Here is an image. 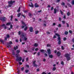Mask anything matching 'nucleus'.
Segmentation results:
<instances>
[{"label": "nucleus", "instance_id": "e2e57ef3", "mask_svg": "<svg viewBox=\"0 0 74 74\" xmlns=\"http://www.w3.org/2000/svg\"><path fill=\"white\" fill-rule=\"evenodd\" d=\"M68 5L69 6V7H71V5H70V4L68 3Z\"/></svg>", "mask_w": 74, "mask_h": 74}, {"label": "nucleus", "instance_id": "774afa93", "mask_svg": "<svg viewBox=\"0 0 74 74\" xmlns=\"http://www.w3.org/2000/svg\"><path fill=\"white\" fill-rule=\"evenodd\" d=\"M72 41H73V42H74V39H72Z\"/></svg>", "mask_w": 74, "mask_h": 74}, {"label": "nucleus", "instance_id": "393cba45", "mask_svg": "<svg viewBox=\"0 0 74 74\" xmlns=\"http://www.w3.org/2000/svg\"><path fill=\"white\" fill-rule=\"evenodd\" d=\"M68 33V32L66 31L65 32V35H67Z\"/></svg>", "mask_w": 74, "mask_h": 74}, {"label": "nucleus", "instance_id": "7c9ffc66", "mask_svg": "<svg viewBox=\"0 0 74 74\" xmlns=\"http://www.w3.org/2000/svg\"><path fill=\"white\" fill-rule=\"evenodd\" d=\"M29 16H30V17H31L32 16V15L31 14V13H29L28 14Z\"/></svg>", "mask_w": 74, "mask_h": 74}, {"label": "nucleus", "instance_id": "864d4df0", "mask_svg": "<svg viewBox=\"0 0 74 74\" xmlns=\"http://www.w3.org/2000/svg\"><path fill=\"white\" fill-rule=\"evenodd\" d=\"M22 16H23V17L24 18H25V15H24L23 14L22 15Z\"/></svg>", "mask_w": 74, "mask_h": 74}, {"label": "nucleus", "instance_id": "f3484780", "mask_svg": "<svg viewBox=\"0 0 74 74\" xmlns=\"http://www.w3.org/2000/svg\"><path fill=\"white\" fill-rule=\"evenodd\" d=\"M67 16H70V12H69L67 13Z\"/></svg>", "mask_w": 74, "mask_h": 74}, {"label": "nucleus", "instance_id": "c85d7f7f", "mask_svg": "<svg viewBox=\"0 0 74 74\" xmlns=\"http://www.w3.org/2000/svg\"><path fill=\"white\" fill-rule=\"evenodd\" d=\"M7 47L8 48H11V46H10V45H7Z\"/></svg>", "mask_w": 74, "mask_h": 74}, {"label": "nucleus", "instance_id": "8fccbe9b", "mask_svg": "<svg viewBox=\"0 0 74 74\" xmlns=\"http://www.w3.org/2000/svg\"><path fill=\"white\" fill-rule=\"evenodd\" d=\"M10 27L11 29H12V25H10Z\"/></svg>", "mask_w": 74, "mask_h": 74}, {"label": "nucleus", "instance_id": "bb28decb", "mask_svg": "<svg viewBox=\"0 0 74 74\" xmlns=\"http://www.w3.org/2000/svg\"><path fill=\"white\" fill-rule=\"evenodd\" d=\"M0 42H2V44H4V41L2 40H0Z\"/></svg>", "mask_w": 74, "mask_h": 74}, {"label": "nucleus", "instance_id": "09e8293b", "mask_svg": "<svg viewBox=\"0 0 74 74\" xmlns=\"http://www.w3.org/2000/svg\"><path fill=\"white\" fill-rule=\"evenodd\" d=\"M53 38H56V36L54 35L53 37Z\"/></svg>", "mask_w": 74, "mask_h": 74}, {"label": "nucleus", "instance_id": "4be33fe9", "mask_svg": "<svg viewBox=\"0 0 74 74\" xmlns=\"http://www.w3.org/2000/svg\"><path fill=\"white\" fill-rule=\"evenodd\" d=\"M11 24L10 23H8L6 24V25L7 26H9V25H10Z\"/></svg>", "mask_w": 74, "mask_h": 74}, {"label": "nucleus", "instance_id": "20e7f679", "mask_svg": "<svg viewBox=\"0 0 74 74\" xmlns=\"http://www.w3.org/2000/svg\"><path fill=\"white\" fill-rule=\"evenodd\" d=\"M65 57L66 58L67 60H70V55L68 53L65 54L64 55Z\"/></svg>", "mask_w": 74, "mask_h": 74}, {"label": "nucleus", "instance_id": "c03bdc74", "mask_svg": "<svg viewBox=\"0 0 74 74\" xmlns=\"http://www.w3.org/2000/svg\"><path fill=\"white\" fill-rule=\"evenodd\" d=\"M61 48L63 50L64 49V47H63V46H62Z\"/></svg>", "mask_w": 74, "mask_h": 74}, {"label": "nucleus", "instance_id": "0eeeda50", "mask_svg": "<svg viewBox=\"0 0 74 74\" xmlns=\"http://www.w3.org/2000/svg\"><path fill=\"white\" fill-rule=\"evenodd\" d=\"M1 21H3V22H4V21H5L6 19H7V18L5 17H2L1 18Z\"/></svg>", "mask_w": 74, "mask_h": 74}, {"label": "nucleus", "instance_id": "39448f33", "mask_svg": "<svg viewBox=\"0 0 74 74\" xmlns=\"http://www.w3.org/2000/svg\"><path fill=\"white\" fill-rule=\"evenodd\" d=\"M15 1H14L12 2V1H9L8 2V3L9 4V5H8V7H11L12 6V4L14 3H15Z\"/></svg>", "mask_w": 74, "mask_h": 74}, {"label": "nucleus", "instance_id": "72a5a7b5", "mask_svg": "<svg viewBox=\"0 0 74 74\" xmlns=\"http://www.w3.org/2000/svg\"><path fill=\"white\" fill-rule=\"evenodd\" d=\"M62 25H61V24H59L58 25V27H61Z\"/></svg>", "mask_w": 74, "mask_h": 74}, {"label": "nucleus", "instance_id": "338daca9", "mask_svg": "<svg viewBox=\"0 0 74 74\" xmlns=\"http://www.w3.org/2000/svg\"><path fill=\"white\" fill-rule=\"evenodd\" d=\"M42 74H46V73H45V72H43L42 73Z\"/></svg>", "mask_w": 74, "mask_h": 74}, {"label": "nucleus", "instance_id": "dca6fc26", "mask_svg": "<svg viewBox=\"0 0 74 74\" xmlns=\"http://www.w3.org/2000/svg\"><path fill=\"white\" fill-rule=\"evenodd\" d=\"M40 51L41 52H42L43 53H44V52H45V50H44L43 49H41L40 50Z\"/></svg>", "mask_w": 74, "mask_h": 74}, {"label": "nucleus", "instance_id": "e433bc0d", "mask_svg": "<svg viewBox=\"0 0 74 74\" xmlns=\"http://www.w3.org/2000/svg\"><path fill=\"white\" fill-rule=\"evenodd\" d=\"M51 46V45L50 44H48L47 45V47H50Z\"/></svg>", "mask_w": 74, "mask_h": 74}, {"label": "nucleus", "instance_id": "603ef678", "mask_svg": "<svg viewBox=\"0 0 74 74\" xmlns=\"http://www.w3.org/2000/svg\"><path fill=\"white\" fill-rule=\"evenodd\" d=\"M7 37H8V38H9V37H10V36H9V35H7Z\"/></svg>", "mask_w": 74, "mask_h": 74}, {"label": "nucleus", "instance_id": "5701e85b", "mask_svg": "<svg viewBox=\"0 0 74 74\" xmlns=\"http://www.w3.org/2000/svg\"><path fill=\"white\" fill-rule=\"evenodd\" d=\"M61 44V41L60 40H59L58 42V44L60 45Z\"/></svg>", "mask_w": 74, "mask_h": 74}, {"label": "nucleus", "instance_id": "0e129e2a", "mask_svg": "<svg viewBox=\"0 0 74 74\" xmlns=\"http://www.w3.org/2000/svg\"><path fill=\"white\" fill-rule=\"evenodd\" d=\"M53 10V7H52L51 9V10Z\"/></svg>", "mask_w": 74, "mask_h": 74}, {"label": "nucleus", "instance_id": "7ed1b4c3", "mask_svg": "<svg viewBox=\"0 0 74 74\" xmlns=\"http://www.w3.org/2000/svg\"><path fill=\"white\" fill-rule=\"evenodd\" d=\"M47 51L49 55V56L50 58H53V55H49L51 54V49H48L47 50Z\"/></svg>", "mask_w": 74, "mask_h": 74}, {"label": "nucleus", "instance_id": "1a4fd4ad", "mask_svg": "<svg viewBox=\"0 0 74 74\" xmlns=\"http://www.w3.org/2000/svg\"><path fill=\"white\" fill-rule=\"evenodd\" d=\"M29 30L30 32H33V28L32 27H29Z\"/></svg>", "mask_w": 74, "mask_h": 74}, {"label": "nucleus", "instance_id": "c9c22d12", "mask_svg": "<svg viewBox=\"0 0 74 74\" xmlns=\"http://www.w3.org/2000/svg\"><path fill=\"white\" fill-rule=\"evenodd\" d=\"M65 3H64L62 2L61 3V5H64Z\"/></svg>", "mask_w": 74, "mask_h": 74}, {"label": "nucleus", "instance_id": "cd10ccee", "mask_svg": "<svg viewBox=\"0 0 74 74\" xmlns=\"http://www.w3.org/2000/svg\"><path fill=\"white\" fill-rule=\"evenodd\" d=\"M72 5H74V0H73L72 1Z\"/></svg>", "mask_w": 74, "mask_h": 74}, {"label": "nucleus", "instance_id": "aec40b11", "mask_svg": "<svg viewBox=\"0 0 74 74\" xmlns=\"http://www.w3.org/2000/svg\"><path fill=\"white\" fill-rule=\"evenodd\" d=\"M54 14H56V8L54 9Z\"/></svg>", "mask_w": 74, "mask_h": 74}, {"label": "nucleus", "instance_id": "13d9d810", "mask_svg": "<svg viewBox=\"0 0 74 74\" xmlns=\"http://www.w3.org/2000/svg\"><path fill=\"white\" fill-rule=\"evenodd\" d=\"M47 34H50V32H47Z\"/></svg>", "mask_w": 74, "mask_h": 74}, {"label": "nucleus", "instance_id": "37998d69", "mask_svg": "<svg viewBox=\"0 0 74 74\" xmlns=\"http://www.w3.org/2000/svg\"><path fill=\"white\" fill-rule=\"evenodd\" d=\"M67 39V38L66 37H64V41H65V40H66V39Z\"/></svg>", "mask_w": 74, "mask_h": 74}, {"label": "nucleus", "instance_id": "b1692460", "mask_svg": "<svg viewBox=\"0 0 74 74\" xmlns=\"http://www.w3.org/2000/svg\"><path fill=\"white\" fill-rule=\"evenodd\" d=\"M27 29V27H26L24 29L25 31H26V30Z\"/></svg>", "mask_w": 74, "mask_h": 74}, {"label": "nucleus", "instance_id": "4468645a", "mask_svg": "<svg viewBox=\"0 0 74 74\" xmlns=\"http://www.w3.org/2000/svg\"><path fill=\"white\" fill-rule=\"evenodd\" d=\"M31 5H29V6L31 7H33V5L32 4V3H31Z\"/></svg>", "mask_w": 74, "mask_h": 74}, {"label": "nucleus", "instance_id": "69168bd1", "mask_svg": "<svg viewBox=\"0 0 74 74\" xmlns=\"http://www.w3.org/2000/svg\"><path fill=\"white\" fill-rule=\"evenodd\" d=\"M45 60H46L45 58H44L43 60V62H45Z\"/></svg>", "mask_w": 74, "mask_h": 74}, {"label": "nucleus", "instance_id": "6e6552de", "mask_svg": "<svg viewBox=\"0 0 74 74\" xmlns=\"http://www.w3.org/2000/svg\"><path fill=\"white\" fill-rule=\"evenodd\" d=\"M36 61H34L33 62V64L34 65V67H37V64H35V63H36Z\"/></svg>", "mask_w": 74, "mask_h": 74}, {"label": "nucleus", "instance_id": "052dcab7", "mask_svg": "<svg viewBox=\"0 0 74 74\" xmlns=\"http://www.w3.org/2000/svg\"><path fill=\"white\" fill-rule=\"evenodd\" d=\"M60 12H61V14H62L63 13V12H62L61 10H60Z\"/></svg>", "mask_w": 74, "mask_h": 74}, {"label": "nucleus", "instance_id": "c756f323", "mask_svg": "<svg viewBox=\"0 0 74 74\" xmlns=\"http://www.w3.org/2000/svg\"><path fill=\"white\" fill-rule=\"evenodd\" d=\"M21 13H20L18 14V17H19L20 16V15H21Z\"/></svg>", "mask_w": 74, "mask_h": 74}, {"label": "nucleus", "instance_id": "9b49d317", "mask_svg": "<svg viewBox=\"0 0 74 74\" xmlns=\"http://www.w3.org/2000/svg\"><path fill=\"white\" fill-rule=\"evenodd\" d=\"M2 26L3 27L4 29H7V27H6V26H5V24H3L2 25Z\"/></svg>", "mask_w": 74, "mask_h": 74}, {"label": "nucleus", "instance_id": "680f3d73", "mask_svg": "<svg viewBox=\"0 0 74 74\" xmlns=\"http://www.w3.org/2000/svg\"><path fill=\"white\" fill-rule=\"evenodd\" d=\"M19 71H20L19 70H18V71H17V73H18L17 74H19Z\"/></svg>", "mask_w": 74, "mask_h": 74}, {"label": "nucleus", "instance_id": "3c124183", "mask_svg": "<svg viewBox=\"0 0 74 74\" xmlns=\"http://www.w3.org/2000/svg\"><path fill=\"white\" fill-rule=\"evenodd\" d=\"M23 70H24V68L23 67L22 68H21V70L22 71H23Z\"/></svg>", "mask_w": 74, "mask_h": 74}, {"label": "nucleus", "instance_id": "6ab92c4d", "mask_svg": "<svg viewBox=\"0 0 74 74\" xmlns=\"http://www.w3.org/2000/svg\"><path fill=\"white\" fill-rule=\"evenodd\" d=\"M56 68L55 67H54L52 69L53 71H55V70H56Z\"/></svg>", "mask_w": 74, "mask_h": 74}, {"label": "nucleus", "instance_id": "a878e982", "mask_svg": "<svg viewBox=\"0 0 74 74\" xmlns=\"http://www.w3.org/2000/svg\"><path fill=\"white\" fill-rule=\"evenodd\" d=\"M20 10H21V8L20 7H19L18 9L17 10V12H20Z\"/></svg>", "mask_w": 74, "mask_h": 74}, {"label": "nucleus", "instance_id": "f257e3e1", "mask_svg": "<svg viewBox=\"0 0 74 74\" xmlns=\"http://www.w3.org/2000/svg\"><path fill=\"white\" fill-rule=\"evenodd\" d=\"M21 38L20 40V42H22V39L24 41H26L27 40V36H26V34L25 33H23L20 36Z\"/></svg>", "mask_w": 74, "mask_h": 74}, {"label": "nucleus", "instance_id": "a211bd4d", "mask_svg": "<svg viewBox=\"0 0 74 74\" xmlns=\"http://www.w3.org/2000/svg\"><path fill=\"white\" fill-rule=\"evenodd\" d=\"M39 33V31H36L35 32V34H38V33Z\"/></svg>", "mask_w": 74, "mask_h": 74}, {"label": "nucleus", "instance_id": "423d86ee", "mask_svg": "<svg viewBox=\"0 0 74 74\" xmlns=\"http://www.w3.org/2000/svg\"><path fill=\"white\" fill-rule=\"evenodd\" d=\"M55 34L58 37V40H59V41H60V35H59V34L57 33Z\"/></svg>", "mask_w": 74, "mask_h": 74}, {"label": "nucleus", "instance_id": "bf43d9fd", "mask_svg": "<svg viewBox=\"0 0 74 74\" xmlns=\"http://www.w3.org/2000/svg\"><path fill=\"white\" fill-rule=\"evenodd\" d=\"M56 25L55 23H53V26H55Z\"/></svg>", "mask_w": 74, "mask_h": 74}, {"label": "nucleus", "instance_id": "a18cd8bd", "mask_svg": "<svg viewBox=\"0 0 74 74\" xmlns=\"http://www.w3.org/2000/svg\"><path fill=\"white\" fill-rule=\"evenodd\" d=\"M45 56H48V54L47 53L45 54Z\"/></svg>", "mask_w": 74, "mask_h": 74}, {"label": "nucleus", "instance_id": "79ce46f5", "mask_svg": "<svg viewBox=\"0 0 74 74\" xmlns=\"http://www.w3.org/2000/svg\"><path fill=\"white\" fill-rule=\"evenodd\" d=\"M21 22L23 25H25V23L24 22H23V21H21Z\"/></svg>", "mask_w": 74, "mask_h": 74}, {"label": "nucleus", "instance_id": "ea45409f", "mask_svg": "<svg viewBox=\"0 0 74 74\" xmlns=\"http://www.w3.org/2000/svg\"><path fill=\"white\" fill-rule=\"evenodd\" d=\"M38 50V48H36L35 49V50L36 51H37Z\"/></svg>", "mask_w": 74, "mask_h": 74}, {"label": "nucleus", "instance_id": "6e6d98bb", "mask_svg": "<svg viewBox=\"0 0 74 74\" xmlns=\"http://www.w3.org/2000/svg\"><path fill=\"white\" fill-rule=\"evenodd\" d=\"M19 64H21H21H22V63L21 62H19Z\"/></svg>", "mask_w": 74, "mask_h": 74}, {"label": "nucleus", "instance_id": "a19ab883", "mask_svg": "<svg viewBox=\"0 0 74 74\" xmlns=\"http://www.w3.org/2000/svg\"><path fill=\"white\" fill-rule=\"evenodd\" d=\"M69 33H70L71 34L73 33V32H72V31H71V30H69Z\"/></svg>", "mask_w": 74, "mask_h": 74}, {"label": "nucleus", "instance_id": "58836bf2", "mask_svg": "<svg viewBox=\"0 0 74 74\" xmlns=\"http://www.w3.org/2000/svg\"><path fill=\"white\" fill-rule=\"evenodd\" d=\"M61 64H62V65H64V62L62 61L61 62Z\"/></svg>", "mask_w": 74, "mask_h": 74}, {"label": "nucleus", "instance_id": "ddd939ff", "mask_svg": "<svg viewBox=\"0 0 74 74\" xmlns=\"http://www.w3.org/2000/svg\"><path fill=\"white\" fill-rule=\"evenodd\" d=\"M35 7H39V5H38L37 3H36L35 4Z\"/></svg>", "mask_w": 74, "mask_h": 74}, {"label": "nucleus", "instance_id": "412c9836", "mask_svg": "<svg viewBox=\"0 0 74 74\" xmlns=\"http://www.w3.org/2000/svg\"><path fill=\"white\" fill-rule=\"evenodd\" d=\"M16 52H17V53H19V52H20V50H17L16 51Z\"/></svg>", "mask_w": 74, "mask_h": 74}, {"label": "nucleus", "instance_id": "de8ad7c7", "mask_svg": "<svg viewBox=\"0 0 74 74\" xmlns=\"http://www.w3.org/2000/svg\"><path fill=\"white\" fill-rule=\"evenodd\" d=\"M12 55H15V53L14 52V51H12Z\"/></svg>", "mask_w": 74, "mask_h": 74}, {"label": "nucleus", "instance_id": "5fc2aeb1", "mask_svg": "<svg viewBox=\"0 0 74 74\" xmlns=\"http://www.w3.org/2000/svg\"><path fill=\"white\" fill-rule=\"evenodd\" d=\"M66 24L67 25V27H69V24H68L67 23H66Z\"/></svg>", "mask_w": 74, "mask_h": 74}, {"label": "nucleus", "instance_id": "f704fd0d", "mask_svg": "<svg viewBox=\"0 0 74 74\" xmlns=\"http://www.w3.org/2000/svg\"><path fill=\"white\" fill-rule=\"evenodd\" d=\"M22 32H21V31H19V32H18V34L19 35H20V34H22Z\"/></svg>", "mask_w": 74, "mask_h": 74}, {"label": "nucleus", "instance_id": "2f4dec72", "mask_svg": "<svg viewBox=\"0 0 74 74\" xmlns=\"http://www.w3.org/2000/svg\"><path fill=\"white\" fill-rule=\"evenodd\" d=\"M62 22L63 24H65V21H62Z\"/></svg>", "mask_w": 74, "mask_h": 74}, {"label": "nucleus", "instance_id": "2eb2a0df", "mask_svg": "<svg viewBox=\"0 0 74 74\" xmlns=\"http://www.w3.org/2000/svg\"><path fill=\"white\" fill-rule=\"evenodd\" d=\"M18 49V47L17 46H16V47H14V50H16V49Z\"/></svg>", "mask_w": 74, "mask_h": 74}, {"label": "nucleus", "instance_id": "473e14b6", "mask_svg": "<svg viewBox=\"0 0 74 74\" xmlns=\"http://www.w3.org/2000/svg\"><path fill=\"white\" fill-rule=\"evenodd\" d=\"M25 72H26V73H28L29 72V70H26L25 71Z\"/></svg>", "mask_w": 74, "mask_h": 74}, {"label": "nucleus", "instance_id": "49530a36", "mask_svg": "<svg viewBox=\"0 0 74 74\" xmlns=\"http://www.w3.org/2000/svg\"><path fill=\"white\" fill-rule=\"evenodd\" d=\"M40 52H38V56H39V55H40Z\"/></svg>", "mask_w": 74, "mask_h": 74}, {"label": "nucleus", "instance_id": "9d476101", "mask_svg": "<svg viewBox=\"0 0 74 74\" xmlns=\"http://www.w3.org/2000/svg\"><path fill=\"white\" fill-rule=\"evenodd\" d=\"M58 56H60V55H61V53L60 52V51H58L57 53Z\"/></svg>", "mask_w": 74, "mask_h": 74}, {"label": "nucleus", "instance_id": "4c0bfd02", "mask_svg": "<svg viewBox=\"0 0 74 74\" xmlns=\"http://www.w3.org/2000/svg\"><path fill=\"white\" fill-rule=\"evenodd\" d=\"M12 44V42L11 41L9 43V44Z\"/></svg>", "mask_w": 74, "mask_h": 74}, {"label": "nucleus", "instance_id": "4d7b16f0", "mask_svg": "<svg viewBox=\"0 0 74 74\" xmlns=\"http://www.w3.org/2000/svg\"><path fill=\"white\" fill-rule=\"evenodd\" d=\"M16 42H18V40L16 39Z\"/></svg>", "mask_w": 74, "mask_h": 74}, {"label": "nucleus", "instance_id": "f03ea898", "mask_svg": "<svg viewBox=\"0 0 74 74\" xmlns=\"http://www.w3.org/2000/svg\"><path fill=\"white\" fill-rule=\"evenodd\" d=\"M19 56V55L17 54H16V61H17L18 62H20V61H21L22 60V57H19L18 58V57Z\"/></svg>", "mask_w": 74, "mask_h": 74}, {"label": "nucleus", "instance_id": "f8f14e48", "mask_svg": "<svg viewBox=\"0 0 74 74\" xmlns=\"http://www.w3.org/2000/svg\"><path fill=\"white\" fill-rule=\"evenodd\" d=\"M38 45L37 43H35L34 45V47H38Z\"/></svg>", "mask_w": 74, "mask_h": 74}]
</instances>
